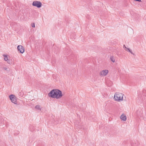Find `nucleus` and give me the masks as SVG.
I'll return each mask as SVG.
<instances>
[{
    "mask_svg": "<svg viewBox=\"0 0 146 146\" xmlns=\"http://www.w3.org/2000/svg\"><path fill=\"white\" fill-rule=\"evenodd\" d=\"M49 97L58 99L61 98L62 96V92L57 89H54L51 90L48 94Z\"/></svg>",
    "mask_w": 146,
    "mask_h": 146,
    "instance_id": "nucleus-1",
    "label": "nucleus"
},
{
    "mask_svg": "<svg viewBox=\"0 0 146 146\" xmlns=\"http://www.w3.org/2000/svg\"><path fill=\"white\" fill-rule=\"evenodd\" d=\"M123 95L122 93L116 92L115 94L114 98L117 101H122L123 100Z\"/></svg>",
    "mask_w": 146,
    "mask_h": 146,
    "instance_id": "nucleus-2",
    "label": "nucleus"
},
{
    "mask_svg": "<svg viewBox=\"0 0 146 146\" xmlns=\"http://www.w3.org/2000/svg\"><path fill=\"white\" fill-rule=\"evenodd\" d=\"M32 5L33 6L36 7L38 8L41 7L42 5V3L40 2L37 1H33Z\"/></svg>",
    "mask_w": 146,
    "mask_h": 146,
    "instance_id": "nucleus-3",
    "label": "nucleus"
},
{
    "mask_svg": "<svg viewBox=\"0 0 146 146\" xmlns=\"http://www.w3.org/2000/svg\"><path fill=\"white\" fill-rule=\"evenodd\" d=\"M9 98L13 103L15 104H17V102L16 99V97L13 94L10 95L9 96Z\"/></svg>",
    "mask_w": 146,
    "mask_h": 146,
    "instance_id": "nucleus-4",
    "label": "nucleus"
},
{
    "mask_svg": "<svg viewBox=\"0 0 146 146\" xmlns=\"http://www.w3.org/2000/svg\"><path fill=\"white\" fill-rule=\"evenodd\" d=\"M17 50L21 53H23L25 51L24 47L21 45H19L17 46Z\"/></svg>",
    "mask_w": 146,
    "mask_h": 146,
    "instance_id": "nucleus-5",
    "label": "nucleus"
},
{
    "mask_svg": "<svg viewBox=\"0 0 146 146\" xmlns=\"http://www.w3.org/2000/svg\"><path fill=\"white\" fill-rule=\"evenodd\" d=\"M108 72V70H104L100 72V76H105L106 75Z\"/></svg>",
    "mask_w": 146,
    "mask_h": 146,
    "instance_id": "nucleus-6",
    "label": "nucleus"
},
{
    "mask_svg": "<svg viewBox=\"0 0 146 146\" xmlns=\"http://www.w3.org/2000/svg\"><path fill=\"white\" fill-rule=\"evenodd\" d=\"M142 94L143 96H145L144 98H142V100H143L146 101V90H143L142 92Z\"/></svg>",
    "mask_w": 146,
    "mask_h": 146,
    "instance_id": "nucleus-7",
    "label": "nucleus"
},
{
    "mask_svg": "<svg viewBox=\"0 0 146 146\" xmlns=\"http://www.w3.org/2000/svg\"><path fill=\"white\" fill-rule=\"evenodd\" d=\"M120 118L122 120L125 121L126 120V116L123 114H122L120 116Z\"/></svg>",
    "mask_w": 146,
    "mask_h": 146,
    "instance_id": "nucleus-8",
    "label": "nucleus"
},
{
    "mask_svg": "<svg viewBox=\"0 0 146 146\" xmlns=\"http://www.w3.org/2000/svg\"><path fill=\"white\" fill-rule=\"evenodd\" d=\"M3 56L4 57V59L5 60L7 61L8 59L7 58V55L3 54Z\"/></svg>",
    "mask_w": 146,
    "mask_h": 146,
    "instance_id": "nucleus-9",
    "label": "nucleus"
},
{
    "mask_svg": "<svg viewBox=\"0 0 146 146\" xmlns=\"http://www.w3.org/2000/svg\"><path fill=\"white\" fill-rule=\"evenodd\" d=\"M7 63L10 64H11L12 63V61L11 59H9L7 61Z\"/></svg>",
    "mask_w": 146,
    "mask_h": 146,
    "instance_id": "nucleus-10",
    "label": "nucleus"
},
{
    "mask_svg": "<svg viewBox=\"0 0 146 146\" xmlns=\"http://www.w3.org/2000/svg\"><path fill=\"white\" fill-rule=\"evenodd\" d=\"M111 60L113 62H114L115 61L114 57L113 56H111L110 57Z\"/></svg>",
    "mask_w": 146,
    "mask_h": 146,
    "instance_id": "nucleus-11",
    "label": "nucleus"
},
{
    "mask_svg": "<svg viewBox=\"0 0 146 146\" xmlns=\"http://www.w3.org/2000/svg\"><path fill=\"white\" fill-rule=\"evenodd\" d=\"M35 108L36 109L39 110H41V108L40 107V106L38 105L36 106L35 107Z\"/></svg>",
    "mask_w": 146,
    "mask_h": 146,
    "instance_id": "nucleus-12",
    "label": "nucleus"
},
{
    "mask_svg": "<svg viewBox=\"0 0 146 146\" xmlns=\"http://www.w3.org/2000/svg\"><path fill=\"white\" fill-rule=\"evenodd\" d=\"M127 49L128 50L127 51H128L129 52H130L132 54L134 55V54L133 53V52H132L130 48H127Z\"/></svg>",
    "mask_w": 146,
    "mask_h": 146,
    "instance_id": "nucleus-13",
    "label": "nucleus"
},
{
    "mask_svg": "<svg viewBox=\"0 0 146 146\" xmlns=\"http://www.w3.org/2000/svg\"><path fill=\"white\" fill-rule=\"evenodd\" d=\"M3 68L5 70H7V71H9V70H8V68H6V67H3Z\"/></svg>",
    "mask_w": 146,
    "mask_h": 146,
    "instance_id": "nucleus-14",
    "label": "nucleus"
},
{
    "mask_svg": "<svg viewBox=\"0 0 146 146\" xmlns=\"http://www.w3.org/2000/svg\"><path fill=\"white\" fill-rule=\"evenodd\" d=\"M31 26L33 27H35V23H32L31 24Z\"/></svg>",
    "mask_w": 146,
    "mask_h": 146,
    "instance_id": "nucleus-15",
    "label": "nucleus"
},
{
    "mask_svg": "<svg viewBox=\"0 0 146 146\" xmlns=\"http://www.w3.org/2000/svg\"><path fill=\"white\" fill-rule=\"evenodd\" d=\"M23 92H21L19 93L20 94V95H22L21 96H23Z\"/></svg>",
    "mask_w": 146,
    "mask_h": 146,
    "instance_id": "nucleus-16",
    "label": "nucleus"
},
{
    "mask_svg": "<svg viewBox=\"0 0 146 146\" xmlns=\"http://www.w3.org/2000/svg\"><path fill=\"white\" fill-rule=\"evenodd\" d=\"M134 1H138V2H141V0H134Z\"/></svg>",
    "mask_w": 146,
    "mask_h": 146,
    "instance_id": "nucleus-17",
    "label": "nucleus"
},
{
    "mask_svg": "<svg viewBox=\"0 0 146 146\" xmlns=\"http://www.w3.org/2000/svg\"><path fill=\"white\" fill-rule=\"evenodd\" d=\"M123 47L124 48H126L127 49V48H126V47L125 46V45H124V46H123Z\"/></svg>",
    "mask_w": 146,
    "mask_h": 146,
    "instance_id": "nucleus-18",
    "label": "nucleus"
},
{
    "mask_svg": "<svg viewBox=\"0 0 146 146\" xmlns=\"http://www.w3.org/2000/svg\"><path fill=\"white\" fill-rule=\"evenodd\" d=\"M70 52V51H68V52H67V54H69Z\"/></svg>",
    "mask_w": 146,
    "mask_h": 146,
    "instance_id": "nucleus-19",
    "label": "nucleus"
}]
</instances>
